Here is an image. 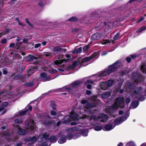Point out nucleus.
<instances>
[{
	"label": "nucleus",
	"instance_id": "36",
	"mask_svg": "<svg viewBox=\"0 0 146 146\" xmlns=\"http://www.w3.org/2000/svg\"><path fill=\"white\" fill-rule=\"evenodd\" d=\"M28 112L27 110H26L24 111H19V115L21 116H22L25 114H26Z\"/></svg>",
	"mask_w": 146,
	"mask_h": 146
},
{
	"label": "nucleus",
	"instance_id": "31",
	"mask_svg": "<svg viewBox=\"0 0 146 146\" xmlns=\"http://www.w3.org/2000/svg\"><path fill=\"white\" fill-rule=\"evenodd\" d=\"M110 95V93L109 92H106L103 94L101 96L104 98H106L109 96Z\"/></svg>",
	"mask_w": 146,
	"mask_h": 146
},
{
	"label": "nucleus",
	"instance_id": "34",
	"mask_svg": "<svg viewBox=\"0 0 146 146\" xmlns=\"http://www.w3.org/2000/svg\"><path fill=\"white\" fill-rule=\"evenodd\" d=\"M71 119L70 118H68L67 119L62 121V123L63 124L68 125L69 123H70L71 122Z\"/></svg>",
	"mask_w": 146,
	"mask_h": 146
},
{
	"label": "nucleus",
	"instance_id": "28",
	"mask_svg": "<svg viewBox=\"0 0 146 146\" xmlns=\"http://www.w3.org/2000/svg\"><path fill=\"white\" fill-rule=\"evenodd\" d=\"M68 21L72 22H76L78 21V19L76 17H72L70 18L68 20Z\"/></svg>",
	"mask_w": 146,
	"mask_h": 146
},
{
	"label": "nucleus",
	"instance_id": "54",
	"mask_svg": "<svg viewBox=\"0 0 146 146\" xmlns=\"http://www.w3.org/2000/svg\"><path fill=\"white\" fill-rule=\"evenodd\" d=\"M50 114L51 115H56L57 114V113H56V112L53 111V110H51L50 111Z\"/></svg>",
	"mask_w": 146,
	"mask_h": 146
},
{
	"label": "nucleus",
	"instance_id": "52",
	"mask_svg": "<svg viewBox=\"0 0 146 146\" xmlns=\"http://www.w3.org/2000/svg\"><path fill=\"white\" fill-rule=\"evenodd\" d=\"M94 81L91 80H88L85 83V85H87L88 83L93 84Z\"/></svg>",
	"mask_w": 146,
	"mask_h": 146
},
{
	"label": "nucleus",
	"instance_id": "24",
	"mask_svg": "<svg viewBox=\"0 0 146 146\" xmlns=\"http://www.w3.org/2000/svg\"><path fill=\"white\" fill-rule=\"evenodd\" d=\"M49 139L51 142L55 143L57 140V139L56 138L55 136L52 135L49 138Z\"/></svg>",
	"mask_w": 146,
	"mask_h": 146
},
{
	"label": "nucleus",
	"instance_id": "12",
	"mask_svg": "<svg viewBox=\"0 0 146 146\" xmlns=\"http://www.w3.org/2000/svg\"><path fill=\"white\" fill-rule=\"evenodd\" d=\"M100 38V33H97L93 35L91 37V39L93 40H97Z\"/></svg>",
	"mask_w": 146,
	"mask_h": 146
},
{
	"label": "nucleus",
	"instance_id": "35",
	"mask_svg": "<svg viewBox=\"0 0 146 146\" xmlns=\"http://www.w3.org/2000/svg\"><path fill=\"white\" fill-rule=\"evenodd\" d=\"M146 29V26H143L140 28L137 31V33L141 32Z\"/></svg>",
	"mask_w": 146,
	"mask_h": 146
},
{
	"label": "nucleus",
	"instance_id": "37",
	"mask_svg": "<svg viewBox=\"0 0 146 146\" xmlns=\"http://www.w3.org/2000/svg\"><path fill=\"white\" fill-rule=\"evenodd\" d=\"M49 135L47 134L46 132L42 135V137L46 140L48 141L49 139Z\"/></svg>",
	"mask_w": 146,
	"mask_h": 146
},
{
	"label": "nucleus",
	"instance_id": "51",
	"mask_svg": "<svg viewBox=\"0 0 146 146\" xmlns=\"http://www.w3.org/2000/svg\"><path fill=\"white\" fill-rule=\"evenodd\" d=\"M51 106L54 110H57L56 108V105L55 103L51 104Z\"/></svg>",
	"mask_w": 146,
	"mask_h": 146
},
{
	"label": "nucleus",
	"instance_id": "9",
	"mask_svg": "<svg viewBox=\"0 0 146 146\" xmlns=\"http://www.w3.org/2000/svg\"><path fill=\"white\" fill-rule=\"evenodd\" d=\"M40 78L42 80L43 82H46L50 80V76H48L46 73L45 72H42L40 74Z\"/></svg>",
	"mask_w": 146,
	"mask_h": 146
},
{
	"label": "nucleus",
	"instance_id": "48",
	"mask_svg": "<svg viewBox=\"0 0 146 146\" xmlns=\"http://www.w3.org/2000/svg\"><path fill=\"white\" fill-rule=\"evenodd\" d=\"M128 113L129 114V113L128 112H127L126 113H123V111L122 110H120L119 111V115H121L122 114H123V115L122 116H124V117L126 116V114L127 113Z\"/></svg>",
	"mask_w": 146,
	"mask_h": 146
},
{
	"label": "nucleus",
	"instance_id": "40",
	"mask_svg": "<svg viewBox=\"0 0 146 146\" xmlns=\"http://www.w3.org/2000/svg\"><path fill=\"white\" fill-rule=\"evenodd\" d=\"M25 85L26 86L31 87L33 86V82H26L25 84Z\"/></svg>",
	"mask_w": 146,
	"mask_h": 146
},
{
	"label": "nucleus",
	"instance_id": "16",
	"mask_svg": "<svg viewBox=\"0 0 146 146\" xmlns=\"http://www.w3.org/2000/svg\"><path fill=\"white\" fill-rule=\"evenodd\" d=\"M18 134L21 135H24L26 134V130L25 129L19 128L18 131Z\"/></svg>",
	"mask_w": 146,
	"mask_h": 146
},
{
	"label": "nucleus",
	"instance_id": "41",
	"mask_svg": "<svg viewBox=\"0 0 146 146\" xmlns=\"http://www.w3.org/2000/svg\"><path fill=\"white\" fill-rule=\"evenodd\" d=\"M43 55L44 56H49L50 57H51L52 56V54L51 53L48 52H44Z\"/></svg>",
	"mask_w": 146,
	"mask_h": 146
},
{
	"label": "nucleus",
	"instance_id": "33",
	"mask_svg": "<svg viewBox=\"0 0 146 146\" xmlns=\"http://www.w3.org/2000/svg\"><path fill=\"white\" fill-rule=\"evenodd\" d=\"M125 146H135V144L134 141H130L126 144Z\"/></svg>",
	"mask_w": 146,
	"mask_h": 146
},
{
	"label": "nucleus",
	"instance_id": "38",
	"mask_svg": "<svg viewBox=\"0 0 146 146\" xmlns=\"http://www.w3.org/2000/svg\"><path fill=\"white\" fill-rule=\"evenodd\" d=\"M104 24L105 26H106H106H107V27H108L109 28H111V27H112V26L113 25L112 23L111 22H109L108 23L104 22Z\"/></svg>",
	"mask_w": 146,
	"mask_h": 146
},
{
	"label": "nucleus",
	"instance_id": "56",
	"mask_svg": "<svg viewBox=\"0 0 146 146\" xmlns=\"http://www.w3.org/2000/svg\"><path fill=\"white\" fill-rule=\"evenodd\" d=\"M71 130L73 131H75V130H78L79 129V128L77 126H75L71 128Z\"/></svg>",
	"mask_w": 146,
	"mask_h": 146
},
{
	"label": "nucleus",
	"instance_id": "55",
	"mask_svg": "<svg viewBox=\"0 0 146 146\" xmlns=\"http://www.w3.org/2000/svg\"><path fill=\"white\" fill-rule=\"evenodd\" d=\"M70 89L69 88H67L66 87H63L59 89L60 91H64L65 90H68Z\"/></svg>",
	"mask_w": 146,
	"mask_h": 146
},
{
	"label": "nucleus",
	"instance_id": "7",
	"mask_svg": "<svg viewBox=\"0 0 146 146\" xmlns=\"http://www.w3.org/2000/svg\"><path fill=\"white\" fill-rule=\"evenodd\" d=\"M129 116V114L127 113L125 116H122L121 117L118 118L114 121V124L115 125H119L123 121L126 120Z\"/></svg>",
	"mask_w": 146,
	"mask_h": 146
},
{
	"label": "nucleus",
	"instance_id": "8",
	"mask_svg": "<svg viewBox=\"0 0 146 146\" xmlns=\"http://www.w3.org/2000/svg\"><path fill=\"white\" fill-rule=\"evenodd\" d=\"M71 60L70 59H59L57 60H56L54 61V64L56 65L57 66H59L60 64H62L63 62H64L65 63H67L69 62Z\"/></svg>",
	"mask_w": 146,
	"mask_h": 146
},
{
	"label": "nucleus",
	"instance_id": "20",
	"mask_svg": "<svg viewBox=\"0 0 146 146\" xmlns=\"http://www.w3.org/2000/svg\"><path fill=\"white\" fill-rule=\"evenodd\" d=\"M107 116L104 113L101 114V122L106 121L108 120Z\"/></svg>",
	"mask_w": 146,
	"mask_h": 146
},
{
	"label": "nucleus",
	"instance_id": "32",
	"mask_svg": "<svg viewBox=\"0 0 146 146\" xmlns=\"http://www.w3.org/2000/svg\"><path fill=\"white\" fill-rule=\"evenodd\" d=\"M98 15V14L96 12H94L92 14L91 16L92 17V19H96Z\"/></svg>",
	"mask_w": 146,
	"mask_h": 146
},
{
	"label": "nucleus",
	"instance_id": "45",
	"mask_svg": "<svg viewBox=\"0 0 146 146\" xmlns=\"http://www.w3.org/2000/svg\"><path fill=\"white\" fill-rule=\"evenodd\" d=\"M96 77H97V79L95 80V81H97V80H100V72H99L98 73V74H95L94 76Z\"/></svg>",
	"mask_w": 146,
	"mask_h": 146
},
{
	"label": "nucleus",
	"instance_id": "30",
	"mask_svg": "<svg viewBox=\"0 0 146 146\" xmlns=\"http://www.w3.org/2000/svg\"><path fill=\"white\" fill-rule=\"evenodd\" d=\"M119 35L120 34L119 33H117L113 37V40L110 41L111 42L113 43H114L115 41L118 39Z\"/></svg>",
	"mask_w": 146,
	"mask_h": 146
},
{
	"label": "nucleus",
	"instance_id": "19",
	"mask_svg": "<svg viewBox=\"0 0 146 146\" xmlns=\"http://www.w3.org/2000/svg\"><path fill=\"white\" fill-rule=\"evenodd\" d=\"M115 127V125H113L111 124H109L105 126L104 129L106 131H110L113 129Z\"/></svg>",
	"mask_w": 146,
	"mask_h": 146
},
{
	"label": "nucleus",
	"instance_id": "15",
	"mask_svg": "<svg viewBox=\"0 0 146 146\" xmlns=\"http://www.w3.org/2000/svg\"><path fill=\"white\" fill-rule=\"evenodd\" d=\"M26 59L27 61L30 62L33 61L35 59L36 60L37 58L34 55L30 54L27 57Z\"/></svg>",
	"mask_w": 146,
	"mask_h": 146
},
{
	"label": "nucleus",
	"instance_id": "58",
	"mask_svg": "<svg viewBox=\"0 0 146 146\" xmlns=\"http://www.w3.org/2000/svg\"><path fill=\"white\" fill-rule=\"evenodd\" d=\"M94 129L96 131L100 130V126H97L94 127Z\"/></svg>",
	"mask_w": 146,
	"mask_h": 146
},
{
	"label": "nucleus",
	"instance_id": "53",
	"mask_svg": "<svg viewBox=\"0 0 146 146\" xmlns=\"http://www.w3.org/2000/svg\"><path fill=\"white\" fill-rule=\"evenodd\" d=\"M146 15H145L144 16H143L141 17V18L138 19L137 22V23H139L141 21L143 20L144 19H145Z\"/></svg>",
	"mask_w": 146,
	"mask_h": 146
},
{
	"label": "nucleus",
	"instance_id": "25",
	"mask_svg": "<svg viewBox=\"0 0 146 146\" xmlns=\"http://www.w3.org/2000/svg\"><path fill=\"white\" fill-rule=\"evenodd\" d=\"M74 137L73 134L71 133H69L66 136L67 139L68 140H70L72 139Z\"/></svg>",
	"mask_w": 146,
	"mask_h": 146
},
{
	"label": "nucleus",
	"instance_id": "60",
	"mask_svg": "<svg viewBox=\"0 0 146 146\" xmlns=\"http://www.w3.org/2000/svg\"><path fill=\"white\" fill-rule=\"evenodd\" d=\"M7 42V40L6 38L3 39L1 40V43L3 44L6 43Z\"/></svg>",
	"mask_w": 146,
	"mask_h": 146
},
{
	"label": "nucleus",
	"instance_id": "14",
	"mask_svg": "<svg viewBox=\"0 0 146 146\" xmlns=\"http://www.w3.org/2000/svg\"><path fill=\"white\" fill-rule=\"evenodd\" d=\"M66 136L64 135H62L58 141V143L60 144L63 143L65 142L66 140Z\"/></svg>",
	"mask_w": 146,
	"mask_h": 146
},
{
	"label": "nucleus",
	"instance_id": "3",
	"mask_svg": "<svg viewBox=\"0 0 146 146\" xmlns=\"http://www.w3.org/2000/svg\"><path fill=\"white\" fill-rule=\"evenodd\" d=\"M136 74L135 73H134L133 74V78L134 83H132L131 82L128 83L127 84V87H125L127 90H128V89L132 90L134 89L136 84L138 82L143 81V78L141 75H137V76H135V75Z\"/></svg>",
	"mask_w": 146,
	"mask_h": 146
},
{
	"label": "nucleus",
	"instance_id": "57",
	"mask_svg": "<svg viewBox=\"0 0 146 146\" xmlns=\"http://www.w3.org/2000/svg\"><path fill=\"white\" fill-rule=\"evenodd\" d=\"M130 98H126L125 100V102L126 104L129 103L130 102Z\"/></svg>",
	"mask_w": 146,
	"mask_h": 146
},
{
	"label": "nucleus",
	"instance_id": "42",
	"mask_svg": "<svg viewBox=\"0 0 146 146\" xmlns=\"http://www.w3.org/2000/svg\"><path fill=\"white\" fill-rule=\"evenodd\" d=\"M25 20L26 22L28 24V25L32 28H33L34 27L33 25L28 20V19L27 18L25 19Z\"/></svg>",
	"mask_w": 146,
	"mask_h": 146
},
{
	"label": "nucleus",
	"instance_id": "63",
	"mask_svg": "<svg viewBox=\"0 0 146 146\" xmlns=\"http://www.w3.org/2000/svg\"><path fill=\"white\" fill-rule=\"evenodd\" d=\"M15 43H12L10 44L9 46V47L10 48H13L14 47L15 48Z\"/></svg>",
	"mask_w": 146,
	"mask_h": 146
},
{
	"label": "nucleus",
	"instance_id": "5",
	"mask_svg": "<svg viewBox=\"0 0 146 146\" xmlns=\"http://www.w3.org/2000/svg\"><path fill=\"white\" fill-rule=\"evenodd\" d=\"M98 55H99V53L98 52H95L90 56L86 57L82 59L80 62V64L82 65V64H84L86 62L91 60L94 58H96Z\"/></svg>",
	"mask_w": 146,
	"mask_h": 146
},
{
	"label": "nucleus",
	"instance_id": "22",
	"mask_svg": "<svg viewBox=\"0 0 146 146\" xmlns=\"http://www.w3.org/2000/svg\"><path fill=\"white\" fill-rule=\"evenodd\" d=\"M82 51V47H80L78 48L75 49L73 50L72 53L74 54L80 53Z\"/></svg>",
	"mask_w": 146,
	"mask_h": 146
},
{
	"label": "nucleus",
	"instance_id": "39",
	"mask_svg": "<svg viewBox=\"0 0 146 146\" xmlns=\"http://www.w3.org/2000/svg\"><path fill=\"white\" fill-rule=\"evenodd\" d=\"M141 91V87L137 88H136L134 94H138Z\"/></svg>",
	"mask_w": 146,
	"mask_h": 146
},
{
	"label": "nucleus",
	"instance_id": "50",
	"mask_svg": "<svg viewBox=\"0 0 146 146\" xmlns=\"http://www.w3.org/2000/svg\"><path fill=\"white\" fill-rule=\"evenodd\" d=\"M16 20L17 21L19 25L23 26H25V24H23L20 21L18 17H17L16 18Z\"/></svg>",
	"mask_w": 146,
	"mask_h": 146
},
{
	"label": "nucleus",
	"instance_id": "23",
	"mask_svg": "<svg viewBox=\"0 0 146 146\" xmlns=\"http://www.w3.org/2000/svg\"><path fill=\"white\" fill-rule=\"evenodd\" d=\"M62 49L59 46H56L54 47L53 48V51L56 52H58L61 51Z\"/></svg>",
	"mask_w": 146,
	"mask_h": 146
},
{
	"label": "nucleus",
	"instance_id": "29",
	"mask_svg": "<svg viewBox=\"0 0 146 146\" xmlns=\"http://www.w3.org/2000/svg\"><path fill=\"white\" fill-rule=\"evenodd\" d=\"M24 76L23 75L19 74L15 76L14 78L15 80H18L22 78H24Z\"/></svg>",
	"mask_w": 146,
	"mask_h": 146
},
{
	"label": "nucleus",
	"instance_id": "62",
	"mask_svg": "<svg viewBox=\"0 0 146 146\" xmlns=\"http://www.w3.org/2000/svg\"><path fill=\"white\" fill-rule=\"evenodd\" d=\"M108 40H103L102 41H101V43L102 44H106L108 43Z\"/></svg>",
	"mask_w": 146,
	"mask_h": 146
},
{
	"label": "nucleus",
	"instance_id": "27",
	"mask_svg": "<svg viewBox=\"0 0 146 146\" xmlns=\"http://www.w3.org/2000/svg\"><path fill=\"white\" fill-rule=\"evenodd\" d=\"M52 121L48 120H45L43 121V124L47 126H48L52 124Z\"/></svg>",
	"mask_w": 146,
	"mask_h": 146
},
{
	"label": "nucleus",
	"instance_id": "13",
	"mask_svg": "<svg viewBox=\"0 0 146 146\" xmlns=\"http://www.w3.org/2000/svg\"><path fill=\"white\" fill-rule=\"evenodd\" d=\"M22 42H19L16 43L15 45V51L17 52H19L21 51V45L22 44Z\"/></svg>",
	"mask_w": 146,
	"mask_h": 146
},
{
	"label": "nucleus",
	"instance_id": "46",
	"mask_svg": "<svg viewBox=\"0 0 146 146\" xmlns=\"http://www.w3.org/2000/svg\"><path fill=\"white\" fill-rule=\"evenodd\" d=\"M14 122L16 123L21 124L22 123L23 121L21 119H17L15 120Z\"/></svg>",
	"mask_w": 146,
	"mask_h": 146
},
{
	"label": "nucleus",
	"instance_id": "47",
	"mask_svg": "<svg viewBox=\"0 0 146 146\" xmlns=\"http://www.w3.org/2000/svg\"><path fill=\"white\" fill-rule=\"evenodd\" d=\"M90 45H87L84 46L83 48V50L84 51H88Z\"/></svg>",
	"mask_w": 146,
	"mask_h": 146
},
{
	"label": "nucleus",
	"instance_id": "49",
	"mask_svg": "<svg viewBox=\"0 0 146 146\" xmlns=\"http://www.w3.org/2000/svg\"><path fill=\"white\" fill-rule=\"evenodd\" d=\"M3 135L4 136H10V133L9 132L5 131L4 133H2Z\"/></svg>",
	"mask_w": 146,
	"mask_h": 146
},
{
	"label": "nucleus",
	"instance_id": "64",
	"mask_svg": "<svg viewBox=\"0 0 146 146\" xmlns=\"http://www.w3.org/2000/svg\"><path fill=\"white\" fill-rule=\"evenodd\" d=\"M41 45L40 43H36L35 44V48H37L39 47Z\"/></svg>",
	"mask_w": 146,
	"mask_h": 146
},
{
	"label": "nucleus",
	"instance_id": "61",
	"mask_svg": "<svg viewBox=\"0 0 146 146\" xmlns=\"http://www.w3.org/2000/svg\"><path fill=\"white\" fill-rule=\"evenodd\" d=\"M38 5L41 7L43 6L44 4L42 1H40L38 3Z\"/></svg>",
	"mask_w": 146,
	"mask_h": 146
},
{
	"label": "nucleus",
	"instance_id": "21",
	"mask_svg": "<svg viewBox=\"0 0 146 146\" xmlns=\"http://www.w3.org/2000/svg\"><path fill=\"white\" fill-rule=\"evenodd\" d=\"M70 117L74 120H76L78 116L73 112H71L70 113Z\"/></svg>",
	"mask_w": 146,
	"mask_h": 146
},
{
	"label": "nucleus",
	"instance_id": "18",
	"mask_svg": "<svg viewBox=\"0 0 146 146\" xmlns=\"http://www.w3.org/2000/svg\"><path fill=\"white\" fill-rule=\"evenodd\" d=\"M139 104V102L138 101H133L131 104L130 106V108L132 109H134L137 108Z\"/></svg>",
	"mask_w": 146,
	"mask_h": 146
},
{
	"label": "nucleus",
	"instance_id": "1",
	"mask_svg": "<svg viewBox=\"0 0 146 146\" xmlns=\"http://www.w3.org/2000/svg\"><path fill=\"white\" fill-rule=\"evenodd\" d=\"M125 106L124 98L122 97H118L116 99L114 104L110 108L109 111L113 113L115 112L118 108H123Z\"/></svg>",
	"mask_w": 146,
	"mask_h": 146
},
{
	"label": "nucleus",
	"instance_id": "44",
	"mask_svg": "<svg viewBox=\"0 0 146 146\" xmlns=\"http://www.w3.org/2000/svg\"><path fill=\"white\" fill-rule=\"evenodd\" d=\"M31 141L32 143L34 144L36 142L37 139L35 136H34L31 137Z\"/></svg>",
	"mask_w": 146,
	"mask_h": 146
},
{
	"label": "nucleus",
	"instance_id": "6",
	"mask_svg": "<svg viewBox=\"0 0 146 146\" xmlns=\"http://www.w3.org/2000/svg\"><path fill=\"white\" fill-rule=\"evenodd\" d=\"M113 83V81L112 80H110L106 83L102 82L101 83V89L106 90L108 88L112 86Z\"/></svg>",
	"mask_w": 146,
	"mask_h": 146
},
{
	"label": "nucleus",
	"instance_id": "10",
	"mask_svg": "<svg viewBox=\"0 0 146 146\" xmlns=\"http://www.w3.org/2000/svg\"><path fill=\"white\" fill-rule=\"evenodd\" d=\"M80 58H79L75 62H74L72 64V65L69 66L67 70H69L73 68H75L78 66L80 63Z\"/></svg>",
	"mask_w": 146,
	"mask_h": 146
},
{
	"label": "nucleus",
	"instance_id": "59",
	"mask_svg": "<svg viewBox=\"0 0 146 146\" xmlns=\"http://www.w3.org/2000/svg\"><path fill=\"white\" fill-rule=\"evenodd\" d=\"M31 137H26L25 138V141L29 142L31 141Z\"/></svg>",
	"mask_w": 146,
	"mask_h": 146
},
{
	"label": "nucleus",
	"instance_id": "4",
	"mask_svg": "<svg viewBox=\"0 0 146 146\" xmlns=\"http://www.w3.org/2000/svg\"><path fill=\"white\" fill-rule=\"evenodd\" d=\"M91 101L93 102V103H87V101L86 100H82L81 101V102L82 104H86L85 108L88 109L96 107L97 104L100 102V100L97 98L96 96H93L91 98Z\"/></svg>",
	"mask_w": 146,
	"mask_h": 146
},
{
	"label": "nucleus",
	"instance_id": "26",
	"mask_svg": "<svg viewBox=\"0 0 146 146\" xmlns=\"http://www.w3.org/2000/svg\"><path fill=\"white\" fill-rule=\"evenodd\" d=\"M141 70L143 73H146V63H143L141 67Z\"/></svg>",
	"mask_w": 146,
	"mask_h": 146
},
{
	"label": "nucleus",
	"instance_id": "17",
	"mask_svg": "<svg viewBox=\"0 0 146 146\" xmlns=\"http://www.w3.org/2000/svg\"><path fill=\"white\" fill-rule=\"evenodd\" d=\"M81 84V81L79 80H76L72 83L71 85L72 87H75L80 85Z\"/></svg>",
	"mask_w": 146,
	"mask_h": 146
},
{
	"label": "nucleus",
	"instance_id": "2",
	"mask_svg": "<svg viewBox=\"0 0 146 146\" xmlns=\"http://www.w3.org/2000/svg\"><path fill=\"white\" fill-rule=\"evenodd\" d=\"M120 61L119 60L116 61L111 65L109 66L108 69H106L101 72V76H105L114 72L120 65Z\"/></svg>",
	"mask_w": 146,
	"mask_h": 146
},
{
	"label": "nucleus",
	"instance_id": "43",
	"mask_svg": "<svg viewBox=\"0 0 146 146\" xmlns=\"http://www.w3.org/2000/svg\"><path fill=\"white\" fill-rule=\"evenodd\" d=\"M48 72L49 74H53L56 73H57V71L54 69H50L48 71Z\"/></svg>",
	"mask_w": 146,
	"mask_h": 146
},
{
	"label": "nucleus",
	"instance_id": "11",
	"mask_svg": "<svg viewBox=\"0 0 146 146\" xmlns=\"http://www.w3.org/2000/svg\"><path fill=\"white\" fill-rule=\"evenodd\" d=\"M37 68V66H31L29 68L27 72L29 74L31 75L32 73H33L36 71Z\"/></svg>",
	"mask_w": 146,
	"mask_h": 146
}]
</instances>
